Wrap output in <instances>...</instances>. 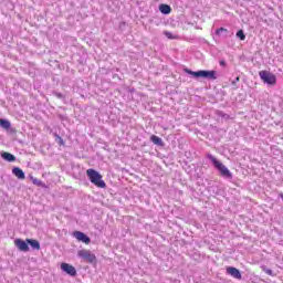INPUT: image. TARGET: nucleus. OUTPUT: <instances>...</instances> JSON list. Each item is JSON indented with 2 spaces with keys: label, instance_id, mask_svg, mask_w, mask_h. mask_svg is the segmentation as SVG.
<instances>
[{
  "label": "nucleus",
  "instance_id": "nucleus-6",
  "mask_svg": "<svg viewBox=\"0 0 283 283\" xmlns=\"http://www.w3.org/2000/svg\"><path fill=\"white\" fill-rule=\"evenodd\" d=\"M14 244L19 251H22L23 253H28L30 251V245L28 243V239L23 241L22 239H15Z\"/></svg>",
  "mask_w": 283,
  "mask_h": 283
},
{
  "label": "nucleus",
  "instance_id": "nucleus-1",
  "mask_svg": "<svg viewBox=\"0 0 283 283\" xmlns=\"http://www.w3.org/2000/svg\"><path fill=\"white\" fill-rule=\"evenodd\" d=\"M207 158L213 165L214 169L219 171L221 178H224L226 180H233V174L231 172V170H229L227 166H224V164H222L211 154H208Z\"/></svg>",
  "mask_w": 283,
  "mask_h": 283
},
{
  "label": "nucleus",
  "instance_id": "nucleus-3",
  "mask_svg": "<svg viewBox=\"0 0 283 283\" xmlns=\"http://www.w3.org/2000/svg\"><path fill=\"white\" fill-rule=\"evenodd\" d=\"M88 180L95 185V187H98L99 189H105L107 187V184L103 180V176L98 174V171L94 169L86 170Z\"/></svg>",
  "mask_w": 283,
  "mask_h": 283
},
{
  "label": "nucleus",
  "instance_id": "nucleus-14",
  "mask_svg": "<svg viewBox=\"0 0 283 283\" xmlns=\"http://www.w3.org/2000/svg\"><path fill=\"white\" fill-rule=\"evenodd\" d=\"M159 11L161 14H171V7L169 4H160Z\"/></svg>",
  "mask_w": 283,
  "mask_h": 283
},
{
  "label": "nucleus",
  "instance_id": "nucleus-5",
  "mask_svg": "<svg viewBox=\"0 0 283 283\" xmlns=\"http://www.w3.org/2000/svg\"><path fill=\"white\" fill-rule=\"evenodd\" d=\"M77 256H80L85 262H88V264H94V262H96V255L90 250H80L77 252Z\"/></svg>",
  "mask_w": 283,
  "mask_h": 283
},
{
  "label": "nucleus",
  "instance_id": "nucleus-13",
  "mask_svg": "<svg viewBox=\"0 0 283 283\" xmlns=\"http://www.w3.org/2000/svg\"><path fill=\"white\" fill-rule=\"evenodd\" d=\"M150 140L151 143H154V145H158V147H165V142H163V138L156 135H151Z\"/></svg>",
  "mask_w": 283,
  "mask_h": 283
},
{
  "label": "nucleus",
  "instance_id": "nucleus-10",
  "mask_svg": "<svg viewBox=\"0 0 283 283\" xmlns=\"http://www.w3.org/2000/svg\"><path fill=\"white\" fill-rule=\"evenodd\" d=\"M12 174L18 180H25V172L19 167H13Z\"/></svg>",
  "mask_w": 283,
  "mask_h": 283
},
{
  "label": "nucleus",
  "instance_id": "nucleus-15",
  "mask_svg": "<svg viewBox=\"0 0 283 283\" xmlns=\"http://www.w3.org/2000/svg\"><path fill=\"white\" fill-rule=\"evenodd\" d=\"M0 127L8 130L10 127H12V124L8 119H0Z\"/></svg>",
  "mask_w": 283,
  "mask_h": 283
},
{
  "label": "nucleus",
  "instance_id": "nucleus-9",
  "mask_svg": "<svg viewBox=\"0 0 283 283\" xmlns=\"http://www.w3.org/2000/svg\"><path fill=\"white\" fill-rule=\"evenodd\" d=\"M227 273L231 275V277H234V280H242V273L234 266H228Z\"/></svg>",
  "mask_w": 283,
  "mask_h": 283
},
{
  "label": "nucleus",
  "instance_id": "nucleus-21",
  "mask_svg": "<svg viewBox=\"0 0 283 283\" xmlns=\"http://www.w3.org/2000/svg\"><path fill=\"white\" fill-rule=\"evenodd\" d=\"M55 140H56V143H59V145H65V142L59 135H56V139Z\"/></svg>",
  "mask_w": 283,
  "mask_h": 283
},
{
  "label": "nucleus",
  "instance_id": "nucleus-16",
  "mask_svg": "<svg viewBox=\"0 0 283 283\" xmlns=\"http://www.w3.org/2000/svg\"><path fill=\"white\" fill-rule=\"evenodd\" d=\"M216 34H217V36H220L221 34H224L227 36V34H229V30L221 27L216 30Z\"/></svg>",
  "mask_w": 283,
  "mask_h": 283
},
{
  "label": "nucleus",
  "instance_id": "nucleus-18",
  "mask_svg": "<svg viewBox=\"0 0 283 283\" xmlns=\"http://www.w3.org/2000/svg\"><path fill=\"white\" fill-rule=\"evenodd\" d=\"M52 95L59 98L60 101H65V95H63L62 93H59V91H53Z\"/></svg>",
  "mask_w": 283,
  "mask_h": 283
},
{
  "label": "nucleus",
  "instance_id": "nucleus-24",
  "mask_svg": "<svg viewBox=\"0 0 283 283\" xmlns=\"http://www.w3.org/2000/svg\"><path fill=\"white\" fill-rule=\"evenodd\" d=\"M238 81H240V77H237V78L232 82V84L235 85V82H238Z\"/></svg>",
  "mask_w": 283,
  "mask_h": 283
},
{
  "label": "nucleus",
  "instance_id": "nucleus-4",
  "mask_svg": "<svg viewBox=\"0 0 283 283\" xmlns=\"http://www.w3.org/2000/svg\"><path fill=\"white\" fill-rule=\"evenodd\" d=\"M259 76L261 81H263V83H265L266 85H275V83H277V77L275 76V74L269 71H260Z\"/></svg>",
  "mask_w": 283,
  "mask_h": 283
},
{
  "label": "nucleus",
  "instance_id": "nucleus-19",
  "mask_svg": "<svg viewBox=\"0 0 283 283\" xmlns=\"http://www.w3.org/2000/svg\"><path fill=\"white\" fill-rule=\"evenodd\" d=\"M237 38L240 39V41H244L247 39V35L244 34V30H239L237 32Z\"/></svg>",
  "mask_w": 283,
  "mask_h": 283
},
{
  "label": "nucleus",
  "instance_id": "nucleus-17",
  "mask_svg": "<svg viewBox=\"0 0 283 283\" xmlns=\"http://www.w3.org/2000/svg\"><path fill=\"white\" fill-rule=\"evenodd\" d=\"M30 178H31V182L35 185V187H43V181L34 177H30Z\"/></svg>",
  "mask_w": 283,
  "mask_h": 283
},
{
  "label": "nucleus",
  "instance_id": "nucleus-12",
  "mask_svg": "<svg viewBox=\"0 0 283 283\" xmlns=\"http://www.w3.org/2000/svg\"><path fill=\"white\" fill-rule=\"evenodd\" d=\"M1 158H3V160H7V163H14V160H17V157L14 155L6 151L1 153Z\"/></svg>",
  "mask_w": 283,
  "mask_h": 283
},
{
  "label": "nucleus",
  "instance_id": "nucleus-2",
  "mask_svg": "<svg viewBox=\"0 0 283 283\" xmlns=\"http://www.w3.org/2000/svg\"><path fill=\"white\" fill-rule=\"evenodd\" d=\"M184 72L186 74H189L190 76H193V78H208V81H216L218 78V75H216V71H191L190 69H184Z\"/></svg>",
  "mask_w": 283,
  "mask_h": 283
},
{
  "label": "nucleus",
  "instance_id": "nucleus-11",
  "mask_svg": "<svg viewBox=\"0 0 283 283\" xmlns=\"http://www.w3.org/2000/svg\"><path fill=\"white\" fill-rule=\"evenodd\" d=\"M27 243H29V247H31L33 251H41V243H39L38 240L27 239Z\"/></svg>",
  "mask_w": 283,
  "mask_h": 283
},
{
  "label": "nucleus",
  "instance_id": "nucleus-7",
  "mask_svg": "<svg viewBox=\"0 0 283 283\" xmlns=\"http://www.w3.org/2000/svg\"><path fill=\"white\" fill-rule=\"evenodd\" d=\"M61 270L64 271V273L67 275H71V277H76V268L70 265V263H62Z\"/></svg>",
  "mask_w": 283,
  "mask_h": 283
},
{
  "label": "nucleus",
  "instance_id": "nucleus-23",
  "mask_svg": "<svg viewBox=\"0 0 283 283\" xmlns=\"http://www.w3.org/2000/svg\"><path fill=\"white\" fill-rule=\"evenodd\" d=\"M219 65H221L222 67L227 66V61L221 60V61L219 62Z\"/></svg>",
  "mask_w": 283,
  "mask_h": 283
},
{
  "label": "nucleus",
  "instance_id": "nucleus-22",
  "mask_svg": "<svg viewBox=\"0 0 283 283\" xmlns=\"http://www.w3.org/2000/svg\"><path fill=\"white\" fill-rule=\"evenodd\" d=\"M164 34L167 39H174V34L169 31H165Z\"/></svg>",
  "mask_w": 283,
  "mask_h": 283
},
{
  "label": "nucleus",
  "instance_id": "nucleus-8",
  "mask_svg": "<svg viewBox=\"0 0 283 283\" xmlns=\"http://www.w3.org/2000/svg\"><path fill=\"white\" fill-rule=\"evenodd\" d=\"M73 237H75L78 240V242H83L84 244H90V242H92V239L81 231L73 232Z\"/></svg>",
  "mask_w": 283,
  "mask_h": 283
},
{
  "label": "nucleus",
  "instance_id": "nucleus-20",
  "mask_svg": "<svg viewBox=\"0 0 283 283\" xmlns=\"http://www.w3.org/2000/svg\"><path fill=\"white\" fill-rule=\"evenodd\" d=\"M262 271H263L264 273H266V275H271V276L275 275V274L273 273V270H271V269H269V268H266V266H262Z\"/></svg>",
  "mask_w": 283,
  "mask_h": 283
}]
</instances>
